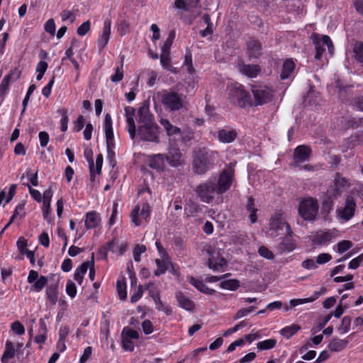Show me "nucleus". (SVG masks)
Returning <instances> with one entry per match:
<instances>
[{
    "label": "nucleus",
    "mask_w": 363,
    "mask_h": 363,
    "mask_svg": "<svg viewBox=\"0 0 363 363\" xmlns=\"http://www.w3.org/2000/svg\"><path fill=\"white\" fill-rule=\"evenodd\" d=\"M138 135L142 140L158 143L159 126L155 123L154 116L150 113L147 104H143L138 109Z\"/></svg>",
    "instance_id": "1"
},
{
    "label": "nucleus",
    "mask_w": 363,
    "mask_h": 363,
    "mask_svg": "<svg viewBox=\"0 0 363 363\" xmlns=\"http://www.w3.org/2000/svg\"><path fill=\"white\" fill-rule=\"evenodd\" d=\"M218 152L206 147L195 148L193 151L192 169L194 174H206L214 164Z\"/></svg>",
    "instance_id": "2"
},
{
    "label": "nucleus",
    "mask_w": 363,
    "mask_h": 363,
    "mask_svg": "<svg viewBox=\"0 0 363 363\" xmlns=\"http://www.w3.org/2000/svg\"><path fill=\"white\" fill-rule=\"evenodd\" d=\"M351 186L349 179L341 175L340 172H336L333 181V185L328 189V201L325 200L323 202L324 208L327 207L330 210L333 206V199H338L342 194Z\"/></svg>",
    "instance_id": "3"
},
{
    "label": "nucleus",
    "mask_w": 363,
    "mask_h": 363,
    "mask_svg": "<svg viewBox=\"0 0 363 363\" xmlns=\"http://www.w3.org/2000/svg\"><path fill=\"white\" fill-rule=\"evenodd\" d=\"M198 4L199 0H176L174 5L181 10L180 16L184 21L191 23L201 14Z\"/></svg>",
    "instance_id": "4"
},
{
    "label": "nucleus",
    "mask_w": 363,
    "mask_h": 363,
    "mask_svg": "<svg viewBox=\"0 0 363 363\" xmlns=\"http://www.w3.org/2000/svg\"><path fill=\"white\" fill-rule=\"evenodd\" d=\"M162 103L169 111H179L185 106L186 96L175 91H167L162 94Z\"/></svg>",
    "instance_id": "5"
},
{
    "label": "nucleus",
    "mask_w": 363,
    "mask_h": 363,
    "mask_svg": "<svg viewBox=\"0 0 363 363\" xmlns=\"http://www.w3.org/2000/svg\"><path fill=\"white\" fill-rule=\"evenodd\" d=\"M229 97L231 101L241 108L252 106L251 96L241 84H235L229 86Z\"/></svg>",
    "instance_id": "6"
},
{
    "label": "nucleus",
    "mask_w": 363,
    "mask_h": 363,
    "mask_svg": "<svg viewBox=\"0 0 363 363\" xmlns=\"http://www.w3.org/2000/svg\"><path fill=\"white\" fill-rule=\"evenodd\" d=\"M318 210V200L315 198H306L299 203L298 213L305 220H314L317 217Z\"/></svg>",
    "instance_id": "7"
},
{
    "label": "nucleus",
    "mask_w": 363,
    "mask_h": 363,
    "mask_svg": "<svg viewBox=\"0 0 363 363\" xmlns=\"http://www.w3.org/2000/svg\"><path fill=\"white\" fill-rule=\"evenodd\" d=\"M234 173L235 164L231 162L222 171L219 176L218 188L216 189L218 194H222L230 189L234 177Z\"/></svg>",
    "instance_id": "8"
},
{
    "label": "nucleus",
    "mask_w": 363,
    "mask_h": 363,
    "mask_svg": "<svg viewBox=\"0 0 363 363\" xmlns=\"http://www.w3.org/2000/svg\"><path fill=\"white\" fill-rule=\"evenodd\" d=\"M357 203L353 196L347 195L345 197L344 206L338 208L336 210L337 217L345 221H349L352 219L356 211Z\"/></svg>",
    "instance_id": "9"
},
{
    "label": "nucleus",
    "mask_w": 363,
    "mask_h": 363,
    "mask_svg": "<svg viewBox=\"0 0 363 363\" xmlns=\"http://www.w3.org/2000/svg\"><path fill=\"white\" fill-rule=\"evenodd\" d=\"M195 191L203 202L210 203L213 198V194L217 191V189L213 181H206L198 185Z\"/></svg>",
    "instance_id": "10"
},
{
    "label": "nucleus",
    "mask_w": 363,
    "mask_h": 363,
    "mask_svg": "<svg viewBox=\"0 0 363 363\" xmlns=\"http://www.w3.org/2000/svg\"><path fill=\"white\" fill-rule=\"evenodd\" d=\"M312 38L315 48V60H320L322 55L325 51V45L328 47L329 52L333 54V45L329 36L323 35L322 38H320L318 34H313L312 35Z\"/></svg>",
    "instance_id": "11"
},
{
    "label": "nucleus",
    "mask_w": 363,
    "mask_h": 363,
    "mask_svg": "<svg viewBox=\"0 0 363 363\" xmlns=\"http://www.w3.org/2000/svg\"><path fill=\"white\" fill-rule=\"evenodd\" d=\"M150 211V206L147 202L143 203L141 206L140 204L136 205L130 213L132 222L136 226L140 225L143 219L145 221L147 220Z\"/></svg>",
    "instance_id": "12"
},
{
    "label": "nucleus",
    "mask_w": 363,
    "mask_h": 363,
    "mask_svg": "<svg viewBox=\"0 0 363 363\" xmlns=\"http://www.w3.org/2000/svg\"><path fill=\"white\" fill-rule=\"evenodd\" d=\"M270 230L275 231L277 235L280 234V230L286 229V233L289 235L292 234V230L289 224L285 220V218L281 213H275L269 220Z\"/></svg>",
    "instance_id": "13"
},
{
    "label": "nucleus",
    "mask_w": 363,
    "mask_h": 363,
    "mask_svg": "<svg viewBox=\"0 0 363 363\" xmlns=\"http://www.w3.org/2000/svg\"><path fill=\"white\" fill-rule=\"evenodd\" d=\"M255 105H262L269 102L274 96L273 90L267 86H256L252 89Z\"/></svg>",
    "instance_id": "14"
},
{
    "label": "nucleus",
    "mask_w": 363,
    "mask_h": 363,
    "mask_svg": "<svg viewBox=\"0 0 363 363\" xmlns=\"http://www.w3.org/2000/svg\"><path fill=\"white\" fill-rule=\"evenodd\" d=\"M27 281L29 284H33L30 289V291L40 292L48 284V278L45 276L39 277L38 272L35 270L29 272Z\"/></svg>",
    "instance_id": "15"
},
{
    "label": "nucleus",
    "mask_w": 363,
    "mask_h": 363,
    "mask_svg": "<svg viewBox=\"0 0 363 363\" xmlns=\"http://www.w3.org/2000/svg\"><path fill=\"white\" fill-rule=\"evenodd\" d=\"M104 130L106 139V146L108 152V157L111 159V162H113L112 155L113 152H110L111 147L113 145V131L112 128V119L109 113H106L104 118Z\"/></svg>",
    "instance_id": "16"
},
{
    "label": "nucleus",
    "mask_w": 363,
    "mask_h": 363,
    "mask_svg": "<svg viewBox=\"0 0 363 363\" xmlns=\"http://www.w3.org/2000/svg\"><path fill=\"white\" fill-rule=\"evenodd\" d=\"M312 150L311 148L306 145L298 146L294 152V160L296 166H298L299 163L307 161L311 156Z\"/></svg>",
    "instance_id": "17"
},
{
    "label": "nucleus",
    "mask_w": 363,
    "mask_h": 363,
    "mask_svg": "<svg viewBox=\"0 0 363 363\" xmlns=\"http://www.w3.org/2000/svg\"><path fill=\"white\" fill-rule=\"evenodd\" d=\"M217 133L218 140L222 143H233L238 137V132L233 128H221Z\"/></svg>",
    "instance_id": "18"
},
{
    "label": "nucleus",
    "mask_w": 363,
    "mask_h": 363,
    "mask_svg": "<svg viewBox=\"0 0 363 363\" xmlns=\"http://www.w3.org/2000/svg\"><path fill=\"white\" fill-rule=\"evenodd\" d=\"M262 46L259 40L250 38L247 43V51L249 57L258 58L262 55Z\"/></svg>",
    "instance_id": "19"
},
{
    "label": "nucleus",
    "mask_w": 363,
    "mask_h": 363,
    "mask_svg": "<svg viewBox=\"0 0 363 363\" xmlns=\"http://www.w3.org/2000/svg\"><path fill=\"white\" fill-rule=\"evenodd\" d=\"M208 266L213 271H217L219 268L226 264L225 259L220 255L218 252L213 251L209 253Z\"/></svg>",
    "instance_id": "20"
},
{
    "label": "nucleus",
    "mask_w": 363,
    "mask_h": 363,
    "mask_svg": "<svg viewBox=\"0 0 363 363\" xmlns=\"http://www.w3.org/2000/svg\"><path fill=\"white\" fill-rule=\"evenodd\" d=\"M238 69L240 73L250 78L256 77L261 71L259 65H246L242 62L238 63Z\"/></svg>",
    "instance_id": "21"
},
{
    "label": "nucleus",
    "mask_w": 363,
    "mask_h": 363,
    "mask_svg": "<svg viewBox=\"0 0 363 363\" xmlns=\"http://www.w3.org/2000/svg\"><path fill=\"white\" fill-rule=\"evenodd\" d=\"M111 20H106L104 23V28L101 35L98 39V44L100 48L103 49L108 43L111 35Z\"/></svg>",
    "instance_id": "22"
},
{
    "label": "nucleus",
    "mask_w": 363,
    "mask_h": 363,
    "mask_svg": "<svg viewBox=\"0 0 363 363\" xmlns=\"http://www.w3.org/2000/svg\"><path fill=\"white\" fill-rule=\"evenodd\" d=\"M333 238L330 230H320L314 235L312 242L314 245H322L330 242Z\"/></svg>",
    "instance_id": "23"
},
{
    "label": "nucleus",
    "mask_w": 363,
    "mask_h": 363,
    "mask_svg": "<svg viewBox=\"0 0 363 363\" xmlns=\"http://www.w3.org/2000/svg\"><path fill=\"white\" fill-rule=\"evenodd\" d=\"M165 160L172 167H179L182 164V154L178 149L170 150L167 155H164Z\"/></svg>",
    "instance_id": "24"
},
{
    "label": "nucleus",
    "mask_w": 363,
    "mask_h": 363,
    "mask_svg": "<svg viewBox=\"0 0 363 363\" xmlns=\"http://www.w3.org/2000/svg\"><path fill=\"white\" fill-rule=\"evenodd\" d=\"M176 298L181 308L189 311H192L194 309L195 303L194 301L186 296L182 292H177Z\"/></svg>",
    "instance_id": "25"
},
{
    "label": "nucleus",
    "mask_w": 363,
    "mask_h": 363,
    "mask_svg": "<svg viewBox=\"0 0 363 363\" xmlns=\"http://www.w3.org/2000/svg\"><path fill=\"white\" fill-rule=\"evenodd\" d=\"M101 221L100 216L96 211H91L86 214L85 226L87 229L97 227Z\"/></svg>",
    "instance_id": "26"
},
{
    "label": "nucleus",
    "mask_w": 363,
    "mask_h": 363,
    "mask_svg": "<svg viewBox=\"0 0 363 363\" xmlns=\"http://www.w3.org/2000/svg\"><path fill=\"white\" fill-rule=\"evenodd\" d=\"M155 263L157 265V269L155 271L154 274L157 277L160 276L166 272L169 269V265H172L169 257L156 259Z\"/></svg>",
    "instance_id": "27"
},
{
    "label": "nucleus",
    "mask_w": 363,
    "mask_h": 363,
    "mask_svg": "<svg viewBox=\"0 0 363 363\" xmlns=\"http://www.w3.org/2000/svg\"><path fill=\"white\" fill-rule=\"evenodd\" d=\"M286 236L284 238L282 241L278 245L277 250L279 253L282 254L285 252H291L295 248L294 244L292 242L290 235L286 233Z\"/></svg>",
    "instance_id": "28"
},
{
    "label": "nucleus",
    "mask_w": 363,
    "mask_h": 363,
    "mask_svg": "<svg viewBox=\"0 0 363 363\" xmlns=\"http://www.w3.org/2000/svg\"><path fill=\"white\" fill-rule=\"evenodd\" d=\"M15 353L13 344L10 340H7L5 344V350L1 359V362L7 363L9 359L15 356Z\"/></svg>",
    "instance_id": "29"
},
{
    "label": "nucleus",
    "mask_w": 363,
    "mask_h": 363,
    "mask_svg": "<svg viewBox=\"0 0 363 363\" xmlns=\"http://www.w3.org/2000/svg\"><path fill=\"white\" fill-rule=\"evenodd\" d=\"M91 262L89 261H86L82 263L76 270L74 274V278L75 281H77L79 284H82L83 281L84 275L86 274L88 268L90 267Z\"/></svg>",
    "instance_id": "30"
},
{
    "label": "nucleus",
    "mask_w": 363,
    "mask_h": 363,
    "mask_svg": "<svg viewBox=\"0 0 363 363\" xmlns=\"http://www.w3.org/2000/svg\"><path fill=\"white\" fill-rule=\"evenodd\" d=\"M295 64L291 60H286L282 66V70L280 74L281 79H288L293 73Z\"/></svg>",
    "instance_id": "31"
},
{
    "label": "nucleus",
    "mask_w": 363,
    "mask_h": 363,
    "mask_svg": "<svg viewBox=\"0 0 363 363\" xmlns=\"http://www.w3.org/2000/svg\"><path fill=\"white\" fill-rule=\"evenodd\" d=\"M348 344L346 340H340L337 337H334L328 345V348L333 352H339L345 349Z\"/></svg>",
    "instance_id": "32"
},
{
    "label": "nucleus",
    "mask_w": 363,
    "mask_h": 363,
    "mask_svg": "<svg viewBox=\"0 0 363 363\" xmlns=\"http://www.w3.org/2000/svg\"><path fill=\"white\" fill-rule=\"evenodd\" d=\"M190 283L202 293L212 295L216 293L214 289L208 288L202 281L191 277Z\"/></svg>",
    "instance_id": "33"
},
{
    "label": "nucleus",
    "mask_w": 363,
    "mask_h": 363,
    "mask_svg": "<svg viewBox=\"0 0 363 363\" xmlns=\"http://www.w3.org/2000/svg\"><path fill=\"white\" fill-rule=\"evenodd\" d=\"M164 160L165 157L164 155H154L150 160V167L156 169H162L164 165Z\"/></svg>",
    "instance_id": "34"
},
{
    "label": "nucleus",
    "mask_w": 363,
    "mask_h": 363,
    "mask_svg": "<svg viewBox=\"0 0 363 363\" xmlns=\"http://www.w3.org/2000/svg\"><path fill=\"white\" fill-rule=\"evenodd\" d=\"M46 295L51 304L55 305L58 299L57 284L50 285L46 289Z\"/></svg>",
    "instance_id": "35"
},
{
    "label": "nucleus",
    "mask_w": 363,
    "mask_h": 363,
    "mask_svg": "<svg viewBox=\"0 0 363 363\" xmlns=\"http://www.w3.org/2000/svg\"><path fill=\"white\" fill-rule=\"evenodd\" d=\"M160 123L166 130L168 135H177L181 133L180 128L171 124L167 119L162 118L160 120Z\"/></svg>",
    "instance_id": "36"
},
{
    "label": "nucleus",
    "mask_w": 363,
    "mask_h": 363,
    "mask_svg": "<svg viewBox=\"0 0 363 363\" xmlns=\"http://www.w3.org/2000/svg\"><path fill=\"white\" fill-rule=\"evenodd\" d=\"M185 211H186L187 216H195L201 211V208L197 203L189 201L186 204Z\"/></svg>",
    "instance_id": "37"
},
{
    "label": "nucleus",
    "mask_w": 363,
    "mask_h": 363,
    "mask_svg": "<svg viewBox=\"0 0 363 363\" xmlns=\"http://www.w3.org/2000/svg\"><path fill=\"white\" fill-rule=\"evenodd\" d=\"M40 328H39V334L36 335L35 337V342L39 344H43L45 342L46 340V325L45 322L41 319L39 323Z\"/></svg>",
    "instance_id": "38"
},
{
    "label": "nucleus",
    "mask_w": 363,
    "mask_h": 363,
    "mask_svg": "<svg viewBox=\"0 0 363 363\" xmlns=\"http://www.w3.org/2000/svg\"><path fill=\"white\" fill-rule=\"evenodd\" d=\"M116 289L119 298L121 300H125L127 297L126 282L125 277H123L122 279L117 281Z\"/></svg>",
    "instance_id": "39"
},
{
    "label": "nucleus",
    "mask_w": 363,
    "mask_h": 363,
    "mask_svg": "<svg viewBox=\"0 0 363 363\" xmlns=\"http://www.w3.org/2000/svg\"><path fill=\"white\" fill-rule=\"evenodd\" d=\"M320 294V292H315L314 295L310 298L291 299L290 301V305L292 307H295L298 305L313 302L316 300Z\"/></svg>",
    "instance_id": "40"
},
{
    "label": "nucleus",
    "mask_w": 363,
    "mask_h": 363,
    "mask_svg": "<svg viewBox=\"0 0 363 363\" xmlns=\"http://www.w3.org/2000/svg\"><path fill=\"white\" fill-rule=\"evenodd\" d=\"M300 328L301 327L299 325L294 324L282 328L280 331V333L282 336L286 338H290L292 335L296 333L300 330Z\"/></svg>",
    "instance_id": "41"
},
{
    "label": "nucleus",
    "mask_w": 363,
    "mask_h": 363,
    "mask_svg": "<svg viewBox=\"0 0 363 363\" xmlns=\"http://www.w3.org/2000/svg\"><path fill=\"white\" fill-rule=\"evenodd\" d=\"M220 286L224 289L235 291L240 286V283L237 279H229L220 282Z\"/></svg>",
    "instance_id": "42"
},
{
    "label": "nucleus",
    "mask_w": 363,
    "mask_h": 363,
    "mask_svg": "<svg viewBox=\"0 0 363 363\" xmlns=\"http://www.w3.org/2000/svg\"><path fill=\"white\" fill-rule=\"evenodd\" d=\"M174 38H175V32H174V30H171L169 33L167 38L166 39V40L164 43V45L162 47V52L161 53L169 54L170 48L173 43Z\"/></svg>",
    "instance_id": "43"
},
{
    "label": "nucleus",
    "mask_w": 363,
    "mask_h": 363,
    "mask_svg": "<svg viewBox=\"0 0 363 363\" xmlns=\"http://www.w3.org/2000/svg\"><path fill=\"white\" fill-rule=\"evenodd\" d=\"M355 59L360 63L363 64V41L357 42L353 48Z\"/></svg>",
    "instance_id": "44"
},
{
    "label": "nucleus",
    "mask_w": 363,
    "mask_h": 363,
    "mask_svg": "<svg viewBox=\"0 0 363 363\" xmlns=\"http://www.w3.org/2000/svg\"><path fill=\"white\" fill-rule=\"evenodd\" d=\"M24 203H20L16 207L13 216H11L9 223L5 226V228H7L11 223H13L15 218H18L21 219L24 216Z\"/></svg>",
    "instance_id": "45"
},
{
    "label": "nucleus",
    "mask_w": 363,
    "mask_h": 363,
    "mask_svg": "<svg viewBox=\"0 0 363 363\" xmlns=\"http://www.w3.org/2000/svg\"><path fill=\"white\" fill-rule=\"evenodd\" d=\"M277 340L275 339H268L259 342L257 347L259 350H270L275 347Z\"/></svg>",
    "instance_id": "46"
},
{
    "label": "nucleus",
    "mask_w": 363,
    "mask_h": 363,
    "mask_svg": "<svg viewBox=\"0 0 363 363\" xmlns=\"http://www.w3.org/2000/svg\"><path fill=\"white\" fill-rule=\"evenodd\" d=\"M160 62L164 68L172 71V72H175L171 65V58L169 57V54L161 53Z\"/></svg>",
    "instance_id": "47"
},
{
    "label": "nucleus",
    "mask_w": 363,
    "mask_h": 363,
    "mask_svg": "<svg viewBox=\"0 0 363 363\" xmlns=\"http://www.w3.org/2000/svg\"><path fill=\"white\" fill-rule=\"evenodd\" d=\"M126 118V123L128 125V132L130 135V137L131 139H134L136 134V127L135 123L134 121V117H125Z\"/></svg>",
    "instance_id": "48"
},
{
    "label": "nucleus",
    "mask_w": 363,
    "mask_h": 363,
    "mask_svg": "<svg viewBox=\"0 0 363 363\" xmlns=\"http://www.w3.org/2000/svg\"><path fill=\"white\" fill-rule=\"evenodd\" d=\"M124 57H121V65L120 67H117L115 69V73L111 77V80L113 82H118L123 79V60Z\"/></svg>",
    "instance_id": "49"
},
{
    "label": "nucleus",
    "mask_w": 363,
    "mask_h": 363,
    "mask_svg": "<svg viewBox=\"0 0 363 363\" xmlns=\"http://www.w3.org/2000/svg\"><path fill=\"white\" fill-rule=\"evenodd\" d=\"M352 319L350 316H345L341 321V325L338 328V330L341 334L347 333L350 330Z\"/></svg>",
    "instance_id": "50"
},
{
    "label": "nucleus",
    "mask_w": 363,
    "mask_h": 363,
    "mask_svg": "<svg viewBox=\"0 0 363 363\" xmlns=\"http://www.w3.org/2000/svg\"><path fill=\"white\" fill-rule=\"evenodd\" d=\"M145 289L149 290L150 296L154 300L155 304H157V301H160V292L155 287L153 284L150 283L149 284L145 286Z\"/></svg>",
    "instance_id": "51"
},
{
    "label": "nucleus",
    "mask_w": 363,
    "mask_h": 363,
    "mask_svg": "<svg viewBox=\"0 0 363 363\" xmlns=\"http://www.w3.org/2000/svg\"><path fill=\"white\" fill-rule=\"evenodd\" d=\"M184 65L186 67L187 72L190 74H193L195 72V69L193 66L192 63V57L190 52H188L185 55V60L184 62Z\"/></svg>",
    "instance_id": "52"
},
{
    "label": "nucleus",
    "mask_w": 363,
    "mask_h": 363,
    "mask_svg": "<svg viewBox=\"0 0 363 363\" xmlns=\"http://www.w3.org/2000/svg\"><path fill=\"white\" fill-rule=\"evenodd\" d=\"M121 336L126 337L130 339L137 340L139 338L138 333L130 328L125 327L123 329Z\"/></svg>",
    "instance_id": "53"
},
{
    "label": "nucleus",
    "mask_w": 363,
    "mask_h": 363,
    "mask_svg": "<svg viewBox=\"0 0 363 363\" xmlns=\"http://www.w3.org/2000/svg\"><path fill=\"white\" fill-rule=\"evenodd\" d=\"M146 251V247L143 245H137L133 250V258L135 262L140 261V255Z\"/></svg>",
    "instance_id": "54"
},
{
    "label": "nucleus",
    "mask_w": 363,
    "mask_h": 363,
    "mask_svg": "<svg viewBox=\"0 0 363 363\" xmlns=\"http://www.w3.org/2000/svg\"><path fill=\"white\" fill-rule=\"evenodd\" d=\"M337 252L343 253L352 247V242L350 240H342L337 245Z\"/></svg>",
    "instance_id": "55"
},
{
    "label": "nucleus",
    "mask_w": 363,
    "mask_h": 363,
    "mask_svg": "<svg viewBox=\"0 0 363 363\" xmlns=\"http://www.w3.org/2000/svg\"><path fill=\"white\" fill-rule=\"evenodd\" d=\"M258 252L261 257L265 259H273L274 258L273 252L265 246H261L258 250Z\"/></svg>",
    "instance_id": "56"
},
{
    "label": "nucleus",
    "mask_w": 363,
    "mask_h": 363,
    "mask_svg": "<svg viewBox=\"0 0 363 363\" xmlns=\"http://www.w3.org/2000/svg\"><path fill=\"white\" fill-rule=\"evenodd\" d=\"M362 123L363 118H350L347 121V125L352 128H357L361 127Z\"/></svg>",
    "instance_id": "57"
},
{
    "label": "nucleus",
    "mask_w": 363,
    "mask_h": 363,
    "mask_svg": "<svg viewBox=\"0 0 363 363\" xmlns=\"http://www.w3.org/2000/svg\"><path fill=\"white\" fill-rule=\"evenodd\" d=\"M109 250L113 252H118L120 255H123L125 250V247L123 245L118 246V242L113 240L109 243Z\"/></svg>",
    "instance_id": "58"
},
{
    "label": "nucleus",
    "mask_w": 363,
    "mask_h": 363,
    "mask_svg": "<svg viewBox=\"0 0 363 363\" xmlns=\"http://www.w3.org/2000/svg\"><path fill=\"white\" fill-rule=\"evenodd\" d=\"M60 112L62 116V118L60 120V129L62 132H65L67 130V124L69 121L68 116L67 115V110L62 109L60 110Z\"/></svg>",
    "instance_id": "59"
},
{
    "label": "nucleus",
    "mask_w": 363,
    "mask_h": 363,
    "mask_svg": "<svg viewBox=\"0 0 363 363\" xmlns=\"http://www.w3.org/2000/svg\"><path fill=\"white\" fill-rule=\"evenodd\" d=\"M11 80L9 79V77L5 76V77L2 79L0 84V96L4 97L6 94V91L9 89V84Z\"/></svg>",
    "instance_id": "60"
},
{
    "label": "nucleus",
    "mask_w": 363,
    "mask_h": 363,
    "mask_svg": "<svg viewBox=\"0 0 363 363\" xmlns=\"http://www.w3.org/2000/svg\"><path fill=\"white\" fill-rule=\"evenodd\" d=\"M11 328L16 335H22L25 333L24 326L18 320L13 323Z\"/></svg>",
    "instance_id": "61"
},
{
    "label": "nucleus",
    "mask_w": 363,
    "mask_h": 363,
    "mask_svg": "<svg viewBox=\"0 0 363 363\" xmlns=\"http://www.w3.org/2000/svg\"><path fill=\"white\" fill-rule=\"evenodd\" d=\"M255 309V306H250L248 308H241L237 311L235 315H234V319L238 320L245 315H247L249 313L252 312Z\"/></svg>",
    "instance_id": "62"
},
{
    "label": "nucleus",
    "mask_w": 363,
    "mask_h": 363,
    "mask_svg": "<svg viewBox=\"0 0 363 363\" xmlns=\"http://www.w3.org/2000/svg\"><path fill=\"white\" fill-rule=\"evenodd\" d=\"M66 292L71 298L75 297L77 294L76 286L74 283L71 280H69L67 283Z\"/></svg>",
    "instance_id": "63"
},
{
    "label": "nucleus",
    "mask_w": 363,
    "mask_h": 363,
    "mask_svg": "<svg viewBox=\"0 0 363 363\" xmlns=\"http://www.w3.org/2000/svg\"><path fill=\"white\" fill-rule=\"evenodd\" d=\"M122 344L125 350L133 351L134 350V343L130 338L122 336Z\"/></svg>",
    "instance_id": "64"
}]
</instances>
